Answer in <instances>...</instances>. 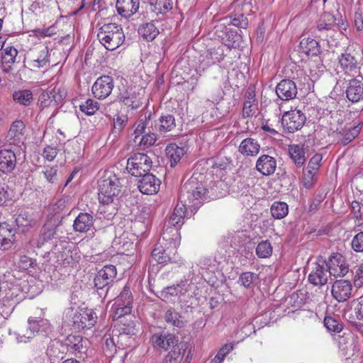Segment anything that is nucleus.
<instances>
[{
    "label": "nucleus",
    "instance_id": "1",
    "mask_svg": "<svg viewBox=\"0 0 363 363\" xmlns=\"http://www.w3.org/2000/svg\"><path fill=\"white\" fill-rule=\"evenodd\" d=\"M207 190L205 186L191 177L181 187L179 201L189 208L197 209L206 199Z\"/></svg>",
    "mask_w": 363,
    "mask_h": 363
},
{
    "label": "nucleus",
    "instance_id": "48",
    "mask_svg": "<svg viewBox=\"0 0 363 363\" xmlns=\"http://www.w3.org/2000/svg\"><path fill=\"white\" fill-rule=\"evenodd\" d=\"M354 23L357 30H363V3L359 1L354 6Z\"/></svg>",
    "mask_w": 363,
    "mask_h": 363
},
{
    "label": "nucleus",
    "instance_id": "47",
    "mask_svg": "<svg viewBox=\"0 0 363 363\" xmlns=\"http://www.w3.org/2000/svg\"><path fill=\"white\" fill-rule=\"evenodd\" d=\"M99 108V103L91 99H86L79 106V110L87 116L94 115Z\"/></svg>",
    "mask_w": 363,
    "mask_h": 363
},
{
    "label": "nucleus",
    "instance_id": "34",
    "mask_svg": "<svg viewBox=\"0 0 363 363\" xmlns=\"http://www.w3.org/2000/svg\"><path fill=\"white\" fill-rule=\"evenodd\" d=\"M176 127V122L174 116L167 114L162 116L155 123V128L160 133H165L172 131Z\"/></svg>",
    "mask_w": 363,
    "mask_h": 363
},
{
    "label": "nucleus",
    "instance_id": "29",
    "mask_svg": "<svg viewBox=\"0 0 363 363\" xmlns=\"http://www.w3.org/2000/svg\"><path fill=\"white\" fill-rule=\"evenodd\" d=\"M15 233L12 228L6 223H0V250L9 249L13 244Z\"/></svg>",
    "mask_w": 363,
    "mask_h": 363
},
{
    "label": "nucleus",
    "instance_id": "35",
    "mask_svg": "<svg viewBox=\"0 0 363 363\" xmlns=\"http://www.w3.org/2000/svg\"><path fill=\"white\" fill-rule=\"evenodd\" d=\"M254 92L247 91L245 94V99L242 108V116L244 118L252 116L257 110L256 99Z\"/></svg>",
    "mask_w": 363,
    "mask_h": 363
},
{
    "label": "nucleus",
    "instance_id": "57",
    "mask_svg": "<svg viewBox=\"0 0 363 363\" xmlns=\"http://www.w3.org/2000/svg\"><path fill=\"white\" fill-rule=\"evenodd\" d=\"M316 172L306 168L303 170V183L306 189L311 188L315 182V175Z\"/></svg>",
    "mask_w": 363,
    "mask_h": 363
},
{
    "label": "nucleus",
    "instance_id": "56",
    "mask_svg": "<svg viewBox=\"0 0 363 363\" xmlns=\"http://www.w3.org/2000/svg\"><path fill=\"white\" fill-rule=\"evenodd\" d=\"M324 325L328 330L340 333L342 330V325L335 318L327 316L324 319Z\"/></svg>",
    "mask_w": 363,
    "mask_h": 363
},
{
    "label": "nucleus",
    "instance_id": "20",
    "mask_svg": "<svg viewBox=\"0 0 363 363\" xmlns=\"http://www.w3.org/2000/svg\"><path fill=\"white\" fill-rule=\"evenodd\" d=\"M256 169L262 175L269 176L274 173L277 168V160L268 155H262L256 162Z\"/></svg>",
    "mask_w": 363,
    "mask_h": 363
},
{
    "label": "nucleus",
    "instance_id": "23",
    "mask_svg": "<svg viewBox=\"0 0 363 363\" xmlns=\"http://www.w3.org/2000/svg\"><path fill=\"white\" fill-rule=\"evenodd\" d=\"M94 218L89 213H80L74 219L73 229L75 232L86 233L94 226Z\"/></svg>",
    "mask_w": 363,
    "mask_h": 363
},
{
    "label": "nucleus",
    "instance_id": "32",
    "mask_svg": "<svg viewBox=\"0 0 363 363\" xmlns=\"http://www.w3.org/2000/svg\"><path fill=\"white\" fill-rule=\"evenodd\" d=\"M186 350V343L180 342L165 356L162 363H181Z\"/></svg>",
    "mask_w": 363,
    "mask_h": 363
},
{
    "label": "nucleus",
    "instance_id": "2",
    "mask_svg": "<svg viewBox=\"0 0 363 363\" xmlns=\"http://www.w3.org/2000/svg\"><path fill=\"white\" fill-rule=\"evenodd\" d=\"M99 200L104 205L113 203L121 191V179L111 171H106L98 181Z\"/></svg>",
    "mask_w": 363,
    "mask_h": 363
},
{
    "label": "nucleus",
    "instance_id": "43",
    "mask_svg": "<svg viewBox=\"0 0 363 363\" xmlns=\"http://www.w3.org/2000/svg\"><path fill=\"white\" fill-rule=\"evenodd\" d=\"M13 100L17 103L29 106L33 101V94L30 90H20L13 94Z\"/></svg>",
    "mask_w": 363,
    "mask_h": 363
},
{
    "label": "nucleus",
    "instance_id": "8",
    "mask_svg": "<svg viewBox=\"0 0 363 363\" xmlns=\"http://www.w3.org/2000/svg\"><path fill=\"white\" fill-rule=\"evenodd\" d=\"M186 209L187 206L179 201L169 219V225L162 234L163 240L167 241L174 240L173 238L169 236V233L173 231H174L175 235H178L179 229L184 224Z\"/></svg>",
    "mask_w": 363,
    "mask_h": 363
},
{
    "label": "nucleus",
    "instance_id": "40",
    "mask_svg": "<svg viewBox=\"0 0 363 363\" xmlns=\"http://www.w3.org/2000/svg\"><path fill=\"white\" fill-rule=\"evenodd\" d=\"M271 214L275 219H282L289 213V207L286 203L283 201H274L271 206Z\"/></svg>",
    "mask_w": 363,
    "mask_h": 363
},
{
    "label": "nucleus",
    "instance_id": "41",
    "mask_svg": "<svg viewBox=\"0 0 363 363\" xmlns=\"http://www.w3.org/2000/svg\"><path fill=\"white\" fill-rule=\"evenodd\" d=\"M122 99L123 104L132 109H137L142 105L140 99L135 92L125 91L122 96Z\"/></svg>",
    "mask_w": 363,
    "mask_h": 363
},
{
    "label": "nucleus",
    "instance_id": "24",
    "mask_svg": "<svg viewBox=\"0 0 363 363\" xmlns=\"http://www.w3.org/2000/svg\"><path fill=\"white\" fill-rule=\"evenodd\" d=\"M190 289V284L186 280H181L177 284L164 288L161 291V295L164 298H169L172 296H182L185 295Z\"/></svg>",
    "mask_w": 363,
    "mask_h": 363
},
{
    "label": "nucleus",
    "instance_id": "36",
    "mask_svg": "<svg viewBox=\"0 0 363 363\" xmlns=\"http://www.w3.org/2000/svg\"><path fill=\"white\" fill-rule=\"evenodd\" d=\"M16 223L18 227L22 228V230H28L35 225V219L33 216L26 211H21L16 218Z\"/></svg>",
    "mask_w": 363,
    "mask_h": 363
},
{
    "label": "nucleus",
    "instance_id": "31",
    "mask_svg": "<svg viewBox=\"0 0 363 363\" xmlns=\"http://www.w3.org/2000/svg\"><path fill=\"white\" fill-rule=\"evenodd\" d=\"M300 50L308 57H316L321 53L319 43L314 39L303 38L299 44Z\"/></svg>",
    "mask_w": 363,
    "mask_h": 363
},
{
    "label": "nucleus",
    "instance_id": "55",
    "mask_svg": "<svg viewBox=\"0 0 363 363\" xmlns=\"http://www.w3.org/2000/svg\"><path fill=\"white\" fill-rule=\"evenodd\" d=\"M252 0H235L232 6L235 9L250 14L252 12Z\"/></svg>",
    "mask_w": 363,
    "mask_h": 363
},
{
    "label": "nucleus",
    "instance_id": "50",
    "mask_svg": "<svg viewBox=\"0 0 363 363\" xmlns=\"http://www.w3.org/2000/svg\"><path fill=\"white\" fill-rule=\"evenodd\" d=\"M69 197L64 196L59 199L51 207V211L55 215L66 212L69 210Z\"/></svg>",
    "mask_w": 363,
    "mask_h": 363
},
{
    "label": "nucleus",
    "instance_id": "33",
    "mask_svg": "<svg viewBox=\"0 0 363 363\" xmlns=\"http://www.w3.org/2000/svg\"><path fill=\"white\" fill-rule=\"evenodd\" d=\"M166 154L170 161V166L172 167L177 164L185 153L184 147H179L175 143L169 144L166 149Z\"/></svg>",
    "mask_w": 363,
    "mask_h": 363
},
{
    "label": "nucleus",
    "instance_id": "11",
    "mask_svg": "<svg viewBox=\"0 0 363 363\" xmlns=\"http://www.w3.org/2000/svg\"><path fill=\"white\" fill-rule=\"evenodd\" d=\"M329 274L333 277H344L349 272L348 264L346 263L345 257L340 253H333L325 262Z\"/></svg>",
    "mask_w": 363,
    "mask_h": 363
},
{
    "label": "nucleus",
    "instance_id": "21",
    "mask_svg": "<svg viewBox=\"0 0 363 363\" xmlns=\"http://www.w3.org/2000/svg\"><path fill=\"white\" fill-rule=\"evenodd\" d=\"M339 350L346 357L353 356L357 350V344L354 337L351 333H344L337 339Z\"/></svg>",
    "mask_w": 363,
    "mask_h": 363
},
{
    "label": "nucleus",
    "instance_id": "28",
    "mask_svg": "<svg viewBox=\"0 0 363 363\" xmlns=\"http://www.w3.org/2000/svg\"><path fill=\"white\" fill-rule=\"evenodd\" d=\"M289 157L297 168L302 167L306 161V152L303 145L300 144L290 145L288 148Z\"/></svg>",
    "mask_w": 363,
    "mask_h": 363
},
{
    "label": "nucleus",
    "instance_id": "7",
    "mask_svg": "<svg viewBox=\"0 0 363 363\" xmlns=\"http://www.w3.org/2000/svg\"><path fill=\"white\" fill-rule=\"evenodd\" d=\"M28 330L26 334L20 335L18 342H26L28 340L36 335L47 336L52 331L49 320L41 318H29L28 319Z\"/></svg>",
    "mask_w": 363,
    "mask_h": 363
},
{
    "label": "nucleus",
    "instance_id": "58",
    "mask_svg": "<svg viewBox=\"0 0 363 363\" xmlns=\"http://www.w3.org/2000/svg\"><path fill=\"white\" fill-rule=\"evenodd\" d=\"M157 140V137L155 133H147L142 135L139 139L138 144L144 147H150L153 145Z\"/></svg>",
    "mask_w": 363,
    "mask_h": 363
},
{
    "label": "nucleus",
    "instance_id": "54",
    "mask_svg": "<svg viewBox=\"0 0 363 363\" xmlns=\"http://www.w3.org/2000/svg\"><path fill=\"white\" fill-rule=\"evenodd\" d=\"M128 123V117L126 115L118 114L113 118V128L112 133L118 135L125 128Z\"/></svg>",
    "mask_w": 363,
    "mask_h": 363
},
{
    "label": "nucleus",
    "instance_id": "27",
    "mask_svg": "<svg viewBox=\"0 0 363 363\" xmlns=\"http://www.w3.org/2000/svg\"><path fill=\"white\" fill-rule=\"evenodd\" d=\"M172 250L166 248L160 240L155 246L152 252V257L158 264H167L168 262H175L174 257L170 256Z\"/></svg>",
    "mask_w": 363,
    "mask_h": 363
},
{
    "label": "nucleus",
    "instance_id": "42",
    "mask_svg": "<svg viewBox=\"0 0 363 363\" xmlns=\"http://www.w3.org/2000/svg\"><path fill=\"white\" fill-rule=\"evenodd\" d=\"M257 279L258 275L257 274L251 272H245L240 275L238 283L247 289H251L253 288Z\"/></svg>",
    "mask_w": 363,
    "mask_h": 363
},
{
    "label": "nucleus",
    "instance_id": "6",
    "mask_svg": "<svg viewBox=\"0 0 363 363\" xmlns=\"http://www.w3.org/2000/svg\"><path fill=\"white\" fill-rule=\"evenodd\" d=\"M152 164V160L147 155L137 152L128 158L126 169L134 177H142L145 174H148Z\"/></svg>",
    "mask_w": 363,
    "mask_h": 363
},
{
    "label": "nucleus",
    "instance_id": "46",
    "mask_svg": "<svg viewBox=\"0 0 363 363\" xmlns=\"http://www.w3.org/2000/svg\"><path fill=\"white\" fill-rule=\"evenodd\" d=\"M24 129V123L21 121H16L11 125L8 133L9 137L19 140L23 135Z\"/></svg>",
    "mask_w": 363,
    "mask_h": 363
},
{
    "label": "nucleus",
    "instance_id": "4",
    "mask_svg": "<svg viewBox=\"0 0 363 363\" xmlns=\"http://www.w3.org/2000/svg\"><path fill=\"white\" fill-rule=\"evenodd\" d=\"M65 315L72 322L74 328L78 330L91 328L96 324L97 319L96 313L88 308H70L67 309Z\"/></svg>",
    "mask_w": 363,
    "mask_h": 363
},
{
    "label": "nucleus",
    "instance_id": "38",
    "mask_svg": "<svg viewBox=\"0 0 363 363\" xmlns=\"http://www.w3.org/2000/svg\"><path fill=\"white\" fill-rule=\"evenodd\" d=\"M56 234V228L51 224L43 225L41 233L37 240L38 247H41L46 242L52 239Z\"/></svg>",
    "mask_w": 363,
    "mask_h": 363
},
{
    "label": "nucleus",
    "instance_id": "62",
    "mask_svg": "<svg viewBox=\"0 0 363 363\" xmlns=\"http://www.w3.org/2000/svg\"><path fill=\"white\" fill-rule=\"evenodd\" d=\"M147 126V121L140 120L135 125V130L133 135H135L134 142L138 143V140L140 139V136L143 134H145V129Z\"/></svg>",
    "mask_w": 363,
    "mask_h": 363
},
{
    "label": "nucleus",
    "instance_id": "49",
    "mask_svg": "<svg viewBox=\"0 0 363 363\" xmlns=\"http://www.w3.org/2000/svg\"><path fill=\"white\" fill-rule=\"evenodd\" d=\"M272 247L267 240L259 242L256 247V254L260 258H267L271 256Z\"/></svg>",
    "mask_w": 363,
    "mask_h": 363
},
{
    "label": "nucleus",
    "instance_id": "60",
    "mask_svg": "<svg viewBox=\"0 0 363 363\" xmlns=\"http://www.w3.org/2000/svg\"><path fill=\"white\" fill-rule=\"evenodd\" d=\"M41 55L42 58H37L33 60L32 62V65L33 67L40 68L44 67L48 62V48H44L41 50Z\"/></svg>",
    "mask_w": 363,
    "mask_h": 363
},
{
    "label": "nucleus",
    "instance_id": "30",
    "mask_svg": "<svg viewBox=\"0 0 363 363\" xmlns=\"http://www.w3.org/2000/svg\"><path fill=\"white\" fill-rule=\"evenodd\" d=\"M86 342L87 340H83L80 335H69L65 340V345L71 352L82 354L86 352Z\"/></svg>",
    "mask_w": 363,
    "mask_h": 363
},
{
    "label": "nucleus",
    "instance_id": "18",
    "mask_svg": "<svg viewBox=\"0 0 363 363\" xmlns=\"http://www.w3.org/2000/svg\"><path fill=\"white\" fill-rule=\"evenodd\" d=\"M328 269L325 268V262H318L315 264V267L309 274L308 281L315 286H323L328 281Z\"/></svg>",
    "mask_w": 363,
    "mask_h": 363
},
{
    "label": "nucleus",
    "instance_id": "61",
    "mask_svg": "<svg viewBox=\"0 0 363 363\" xmlns=\"http://www.w3.org/2000/svg\"><path fill=\"white\" fill-rule=\"evenodd\" d=\"M351 244L355 252H363V232H359L355 235Z\"/></svg>",
    "mask_w": 363,
    "mask_h": 363
},
{
    "label": "nucleus",
    "instance_id": "16",
    "mask_svg": "<svg viewBox=\"0 0 363 363\" xmlns=\"http://www.w3.org/2000/svg\"><path fill=\"white\" fill-rule=\"evenodd\" d=\"M161 182L152 174H145L138 181V189L143 194L152 195L160 189Z\"/></svg>",
    "mask_w": 363,
    "mask_h": 363
},
{
    "label": "nucleus",
    "instance_id": "25",
    "mask_svg": "<svg viewBox=\"0 0 363 363\" xmlns=\"http://www.w3.org/2000/svg\"><path fill=\"white\" fill-rule=\"evenodd\" d=\"M346 96L352 103L363 100V82L356 79L350 80L346 89Z\"/></svg>",
    "mask_w": 363,
    "mask_h": 363
},
{
    "label": "nucleus",
    "instance_id": "44",
    "mask_svg": "<svg viewBox=\"0 0 363 363\" xmlns=\"http://www.w3.org/2000/svg\"><path fill=\"white\" fill-rule=\"evenodd\" d=\"M362 130V125L359 123L357 125L353 126L348 130H344L342 133V138L341 139V143L343 145H346L352 142L360 133Z\"/></svg>",
    "mask_w": 363,
    "mask_h": 363
},
{
    "label": "nucleus",
    "instance_id": "52",
    "mask_svg": "<svg viewBox=\"0 0 363 363\" xmlns=\"http://www.w3.org/2000/svg\"><path fill=\"white\" fill-rule=\"evenodd\" d=\"M44 177L47 182L52 184H56L60 180V175L57 167H46L43 171Z\"/></svg>",
    "mask_w": 363,
    "mask_h": 363
},
{
    "label": "nucleus",
    "instance_id": "22",
    "mask_svg": "<svg viewBox=\"0 0 363 363\" xmlns=\"http://www.w3.org/2000/svg\"><path fill=\"white\" fill-rule=\"evenodd\" d=\"M140 0H117L116 7L118 13L124 18H129L138 12Z\"/></svg>",
    "mask_w": 363,
    "mask_h": 363
},
{
    "label": "nucleus",
    "instance_id": "63",
    "mask_svg": "<svg viewBox=\"0 0 363 363\" xmlns=\"http://www.w3.org/2000/svg\"><path fill=\"white\" fill-rule=\"evenodd\" d=\"M119 333L134 336L136 334L135 325L133 322L123 323L120 325Z\"/></svg>",
    "mask_w": 363,
    "mask_h": 363
},
{
    "label": "nucleus",
    "instance_id": "12",
    "mask_svg": "<svg viewBox=\"0 0 363 363\" xmlns=\"http://www.w3.org/2000/svg\"><path fill=\"white\" fill-rule=\"evenodd\" d=\"M150 340L155 348L164 350L174 349L179 345V339L175 335L164 331L154 334Z\"/></svg>",
    "mask_w": 363,
    "mask_h": 363
},
{
    "label": "nucleus",
    "instance_id": "19",
    "mask_svg": "<svg viewBox=\"0 0 363 363\" xmlns=\"http://www.w3.org/2000/svg\"><path fill=\"white\" fill-rule=\"evenodd\" d=\"M16 165V155L10 149L0 150V172L11 173Z\"/></svg>",
    "mask_w": 363,
    "mask_h": 363
},
{
    "label": "nucleus",
    "instance_id": "9",
    "mask_svg": "<svg viewBox=\"0 0 363 363\" xmlns=\"http://www.w3.org/2000/svg\"><path fill=\"white\" fill-rule=\"evenodd\" d=\"M306 117L300 110H292L286 112L281 118V125L285 130L294 133L303 126Z\"/></svg>",
    "mask_w": 363,
    "mask_h": 363
},
{
    "label": "nucleus",
    "instance_id": "39",
    "mask_svg": "<svg viewBox=\"0 0 363 363\" xmlns=\"http://www.w3.org/2000/svg\"><path fill=\"white\" fill-rule=\"evenodd\" d=\"M165 322L174 327L182 328L184 325V321L181 319L180 314L173 308H168L164 315Z\"/></svg>",
    "mask_w": 363,
    "mask_h": 363
},
{
    "label": "nucleus",
    "instance_id": "59",
    "mask_svg": "<svg viewBox=\"0 0 363 363\" xmlns=\"http://www.w3.org/2000/svg\"><path fill=\"white\" fill-rule=\"evenodd\" d=\"M322 159L323 156L321 154H315L309 160L306 168L318 172L320 167Z\"/></svg>",
    "mask_w": 363,
    "mask_h": 363
},
{
    "label": "nucleus",
    "instance_id": "17",
    "mask_svg": "<svg viewBox=\"0 0 363 363\" xmlns=\"http://www.w3.org/2000/svg\"><path fill=\"white\" fill-rule=\"evenodd\" d=\"M276 94L282 101L294 99L297 95L296 85L291 79H282L276 86Z\"/></svg>",
    "mask_w": 363,
    "mask_h": 363
},
{
    "label": "nucleus",
    "instance_id": "5",
    "mask_svg": "<svg viewBox=\"0 0 363 363\" xmlns=\"http://www.w3.org/2000/svg\"><path fill=\"white\" fill-rule=\"evenodd\" d=\"M133 296L128 286H125L120 294L115 298L111 307L113 319L118 320L132 311Z\"/></svg>",
    "mask_w": 363,
    "mask_h": 363
},
{
    "label": "nucleus",
    "instance_id": "10",
    "mask_svg": "<svg viewBox=\"0 0 363 363\" xmlns=\"http://www.w3.org/2000/svg\"><path fill=\"white\" fill-rule=\"evenodd\" d=\"M338 64L342 72L350 77H357L359 74L360 66L355 55L350 52L342 53L338 57Z\"/></svg>",
    "mask_w": 363,
    "mask_h": 363
},
{
    "label": "nucleus",
    "instance_id": "15",
    "mask_svg": "<svg viewBox=\"0 0 363 363\" xmlns=\"http://www.w3.org/2000/svg\"><path fill=\"white\" fill-rule=\"evenodd\" d=\"M352 285L345 279L336 280L332 285L331 294L338 302H344L352 296Z\"/></svg>",
    "mask_w": 363,
    "mask_h": 363
},
{
    "label": "nucleus",
    "instance_id": "64",
    "mask_svg": "<svg viewBox=\"0 0 363 363\" xmlns=\"http://www.w3.org/2000/svg\"><path fill=\"white\" fill-rule=\"evenodd\" d=\"M354 311L356 318L359 320H363V297L354 301Z\"/></svg>",
    "mask_w": 363,
    "mask_h": 363
},
{
    "label": "nucleus",
    "instance_id": "51",
    "mask_svg": "<svg viewBox=\"0 0 363 363\" xmlns=\"http://www.w3.org/2000/svg\"><path fill=\"white\" fill-rule=\"evenodd\" d=\"M17 55L18 50L15 48L11 46L6 47L2 54L3 64L8 65L9 67H10L11 65L14 63Z\"/></svg>",
    "mask_w": 363,
    "mask_h": 363
},
{
    "label": "nucleus",
    "instance_id": "37",
    "mask_svg": "<svg viewBox=\"0 0 363 363\" xmlns=\"http://www.w3.org/2000/svg\"><path fill=\"white\" fill-rule=\"evenodd\" d=\"M138 33L147 41H151L157 36L159 30L153 23H146L139 27Z\"/></svg>",
    "mask_w": 363,
    "mask_h": 363
},
{
    "label": "nucleus",
    "instance_id": "13",
    "mask_svg": "<svg viewBox=\"0 0 363 363\" xmlns=\"http://www.w3.org/2000/svg\"><path fill=\"white\" fill-rule=\"evenodd\" d=\"M117 275L116 267L114 265L108 264L104 266L96 274L94 281L97 290L103 291L106 286L111 284Z\"/></svg>",
    "mask_w": 363,
    "mask_h": 363
},
{
    "label": "nucleus",
    "instance_id": "3",
    "mask_svg": "<svg viewBox=\"0 0 363 363\" xmlns=\"http://www.w3.org/2000/svg\"><path fill=\"white\" fill-rule=\"evenodd\" d=\"M97 38L106 50L111 51L123 45L125 39L122 26L115 23L101 26L98 30Z\"/></svg>",
    "mask_w": 363,
    "mask_h": 363
},
{
    "label": "nucleus",
    "instance_id": "45",
    "mask_svg": "<svg viewBox=\"0 0 363 363\" xmlns=\"http://www.w3.org/2000/svg\"><path fill=\"white\" fill-rule=\"evenodd\" d=\"M246 15L249 14L235 9V13L230 16L231 23L240 28H247L248 26V19L245 16Z\"/></svg>",
    "mask_w": 363,
    "mask_h": 363
},
{
    "label": "nucleus",
    "instance_id": "14",
    "mask_svg": "<svg viewBox=\"0 0 363 363\" xmlns=\"http://www.w3.org/2000/svg\"><path fill=\"white\" fill-rule=\"evenodd\" d=\"M113 88V79L107 75L99 77L92 86L94 96L99 99L108 97Z\"/></svg>",
    "mask_w": 363,
    "mask_h": 363
},
{
    "label": "nucleus",
    "instance_id": "53",
    "mask_svg": "<svg viewBox=\"0 0 363 363\" xmlns=\"http://www.w3.org/2000/svg\"><path fill=\"white\" fill-rule=\"evenodd\" d=\"M225 55L224 50L222 46H218L217 48H211L206 55V57L211 61L209 62L210 64H215L216 62H220L223 59Z\"/></svg>",
    "mask_w": 363,
    "mask_h": 363
},
{
    "label": "nucleus",
    "instance_id": "26",
    "mask_svg": "<svg viewBox=\"0 0 363 363\" xmlns=\"http://www.w3.org/2000/svg\"><path fill=\"white\" fill-rule=\"evenodd\" d=\"M260 144L257 140L247 138L242 140L239 147V152L245 157H256L260 150Z\"/></svg>",
    "mask_w": 363,
    "mask_h": 363
}]
</instances>
